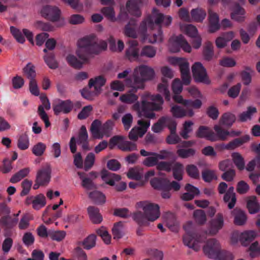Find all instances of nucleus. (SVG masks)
Listing matches in <instances>:
<instances>
[{"instance_id":"obj_36","label":"nucleus","mask_w":260,"mask_h":260,"mask_svg":"<svg viewBox=\"0 0 260 260\" xmlns=\"http://www.w3.org/2000/svg\"><path fill=\"white\" fill-rule=\"evenodd\" d=\"M192 18L198 22H202L206 16L205 10L201 8H196L191 11Z\"/></svg>"},{"instance_id":"obj_32","label":"nucleus","mask_w":260,"mask_h":260,"mask_svg":"<svg viewBox=\"0 0 260 260\" xmlns=\"http://www.w3.org/2000/svg\"><path fill=\"white\" fill-rule=\"evenodd\" d=\"M245 11L239 4L235 6L234 11L231 13V18L232 19L238 21L242 22L244 20V15Z\"/></svg>"},{"instance_id":"obj_43","label":"nucleus","mask_w":260,"mask_h":260,"mask_svg":"<svg viewBox=\"0 0 260 260\" xmlns=\"http://www.w3.org/2000/svg\"><path fill=\"white\" fill-rule=\"evenodd\" d=\"M112 234L114 239H119L123 236V223L119 221L114 223L112 228Z\"/></svg>"},{"instance_id":"obj_54","label":"nucleus","mask_w":260,"mask_h":260,"mask_svg":"<svg viewBox=\"0 0 260 260\" xmlns=\"http://www.w3.org/2000/svg\"><path fill=\"white\" fill-rule=\"evenodd\" d=\"M193 123L191 121H186L183 124V129L180 133V136L184 139H187L189 138L188 134L192 130V126Z\"/></svg>"},{"instance_id":"obj_35","label":"nucleus","mask_w":260,"mask_h":260,"mask_svg":"<svg viewBox=\"0 0 260 260\" xmlns=\"http://www.w3.org/2000/svg\"><path fill=\"white\" fill-rule=\"evenodd\" d=\"M173 177L178 181L183 179L182 175L184 171V166L180 162H176L172 167Z\"/></svg>"},{"instance_id":"obj_21","label":"nucleus","mask_w":260,"mask_h":260,"mask_svg":"<svg viewBox=\"0 0 260 260\" xmlns=\"http://www.w3.org/2000/svg\"><path fill=\"white\" fill-rule=\"evenodd\" d=\"M232 213L234 216V223L237 225H243L247 220V217L245 212L240 209L235 208L232 211Z\"/></svg>"},{"instance_id":"obj_63","label":"nucleus","mask_w":260,"mask_h":260,"mask_svg":"<svg viewBox=\"0 0 260 260\" xmlns=\"http://www.w3.org/2000/svg\"><path fill=\"white\" fill-rule=\"evenodd\" d=\"M10 31L17 42L21 44L25 42V38L19 29L14 26H11Z\"/></svg>"},{"instance_id":"obj_2","label":"nucleus","mask_w":260,"mask_h":260,"mask_svg":"<svg viewBox=\"0 0 260 260\" xmlns=\"http://www.w3.org/2000/svg\"><path fill=\"white\" fill-rule=\"evenodd\" d=\"M95 36L91 35L81 39L78 42V48L76 54L80 59L78 60L74 55L67 56L68 63L75 69H80L83 63L87 62L90 55L98 54L107 48L106 42L102 41L98 43L95 40Z\"/></svg>"},{"instance_id":"obj_28","label":"nucleus","mask_w":260,"mask_h":260,"mask_svg":"<svg viewBox=\"0 0 260 260\" xmlns=\"http://www.w3.org/2000/svg\"><path fill=\"white\" fill-rule=\"evenodd\" d=\"M96 236L94 234L89 235L83 241L79 242V244L83 246L86 250H90L96 245Z\"/></svg>"},{"instance_id":"obj_7","label":"nucleus","mask_w":260,"mask_h":260,"mask_svg":"<svg viewBox=\"0 0 260 260\" xmlns=\"http://www.w3.org/2000/svg\"><path fill=\"white\" fill-rule=\"evenodd\" d=\"M172 63L179 66L181 74L182 83L185 85L190 83V76L189 68V63L182 58L173 57L171 59Z\"/></svg>"},{"instance_id":"obj_38","label":"nucleus","mask_w":260,"mask_h":260,"mask_svg":"<svg viewBox=\"0 0 260 260\" xmlns=\"http://www.w3.org/2000/svg\"><path fill=\"white\" fill-rule=\"evenodd\" d=\"M213 45L210 42H207L203 48L204 58L207 61L211 60L214 55Z\"/></svg>"},{"instance_id":"obj_29","label":"nucleus","mask_w":260,"mask_h":260,"mask_svg":"<svg viewBox=\"0 0 260 260\" xmlns=\"http://www.w3.org/2000/svg\"><path fill=\"white\" fill-rule=\"evenodd\" d=\"M256 233L252 231H245L240 236V241L242 245L246 246L251 242L255 238Z\"/></svg>"},{"instance_id":"obj_3","label":"nucleus","mask_w":260,"mask_h":260,"mask_svg":"<svg viewBox=\"0 0 260 260\" xmlns=\"http://www.w3.org/2000/svg\"><path fill=\"white\" fill-rule=\"evenodd\" d=\"M155 73L153 69L146 65H141L134 70L133 77L127 78L125 80L126 86H132L133 84L137 85V88L144 89L145 82L152 80Z\"/></svg>"},{"instance_id":"obj_39","label":"nucleus","mask_w":260,"mask_h":260,"mask_svg":"<svg viewBox=\"0 0 260 260\" xmlns=\"http://www.w3.org/2000/svg\"><path fill=\"white\" fill-rule=\"evenodd\" d=\"M89 197L96 204H103L106 202V197L101 192L94 190L89 193Z\"/></svg>"},{"instance_id":"obj_37","label":"nucleus","mask_w":260,"mask_h":260,"mask_svg":"<svg viewBox=\"0 0 260 260\" xmlns=\"http://www.w3.org/2000/svg\"><path fill=\"white\" fill-rule=\"evenodd\" d=\"M126 7L128 12L132 15L137 17L140 16L141 12L137 3L135 0L127 1L126 4Z\"/></svg>"},{"instance_id":"obj_42","label":"nucleus","mask_w":260,"mask_h":260,"mask_svg":"<svg viewBox=\"0 0 260 260\" xmlns=\"http://www.w3.org/2000/svg\"><path fill=\"white\" fill-rule=\"evenodd\" d=\"M233 162L238 170L242 171L245 168V161L242 156L238 152L232 154Z\"/></svg>"},{"instance_id":"obj_17","label":"nucleus","mask_w":260,"mask_h":260,"mask_svg":"<svg viewBox=\"0 0 260 260\" xmlns=\"http://www.w3.org/2000/svg\"><path fill=\"white\" fill-rule=\"evenodd\" d=\"M196 136L199 138H205L212 141L214 140V132L207 126L201 125L196 133Z\"/></svg>"},{"instance_id":"obj_45","label":"nucleus","mask_w":260,"mask_h":260,"mask_svg":"<svg viewBox=\"0 0 260 260\" xmlns=\"http://www.w3.org/2000/svg\"><path fill=\"white\" fill-rule=\"evenodd\" d=\"M118 148L122 151L126 152H130L137 150L136 144L128 141H122V142L118 145Z\"/></svg>"},{"instance_id":"obj_56","label":"nucleus","mask_w":260,"mask_h":260,"mask_svg":"<svg viewBox=\"0 0 260 260\" xmlns=\"http://www.w3.org/2000/svg\"><path fill=\"white\" fill-rule=\"evenodd\" d=\"M66 233L64 231L50 230L49 237L54 241H60L66 237Z\"/></svg>"},{"instance_id":"obj_24","label":"nucleus","mask_w":260,"mask_h":260,"mask_svg":"<svg viewBox=\"0 0 260 260\" xmlns=\"http://www.w3.org/2000/svg\"><path fill=\"white\" fill-rule=\"evenodd\" d=\"M249 139L250 137L248 135H245L242 137L235 139L234 140L227 144L224 148L227 150L234 149L248 142Z\"/></svg>"},{"instance_id":"obj_14","label":"nucleus","mask_w":260,"mask_h":260,"mask_svg":"<svg viewBox=\"0 0 260 260\" xmlns=\"http://www.w3.org/2000/svg\"><path fill=\"white\" fill-rule=\"evenodd\" d=\"M209 29L208 31L211 33H213L219 29L220 24L219 21V16L218 14L211 10H209Z\"/></svg>"},{"instance_id":"obj_60","label":"nucleus","mask_w":260,"mask_h":260,"mask_svg":"<svg viewBox=\"0 0 260 260\" xmlns=\"http://www.w3.org/2000/svg\"><path fill=\"white\" fill-rule=\"evenodd\" d=\"M202 178L206 182H210L214 179H216L217 177L215 172L213 170L206 169L202 171Z\"/></svg>"},{"instance_id":"obj_50","label":"nucleus","mask_w":260,"mask_h":260,"mask_svg":"<svg viewBox=\"0 0 260 260\" xmlns=\"http://www.w3.org/2000/svg\"><path fill=\"white\" fill-rule=\"evenodd\" d=\"M154 23L151 17H148L145 20L143 21L140 26L139 30L142 34H145L147 31V27L152 29Z\"/></svg>"},{"instance_id":"obj_48","label":"nucleus","mask_w":260,"mask_h":260,"mask_svg":"<svg viewBox=\"0 0 260 260\" xmlns=\"http://www.w3.org/2000/svg\"><path fill=\"white\" fill-rule=\"evenodd\" d=\"M44 59L49 68L56 69L58 67V62L55 60L54 54L53 53H50L44 55Z\"/></svg>"},{"instance_id":"obj_49","label":"nucleus","mask_w":260,"mask_h":260,"mask_svg":"<svg viewBox=\"0 0 260 260\" xmlns=\"http://www.w3.org/2000/svg\"><path fill=\"white\" fill-rule=\"evenodd\" d=\"M29 171V169L27 168L20 170L11 177L10 180V182L13 183L19 182L22 179L26 177L28 174Z\"/></svg>"},{"instance_id":"obj_47","label":"nucleus","mask_w":260,"mask_h":260,"mask_svg":"<svg viewBox=\"0 0 260 260\" xmlns=\"http://www.w3.org/2000/svg\"><path fill=\"white\" fill-rule=\"evenodd\" d=\"M161 181L163 183L162 187L165 189H169L170 190L173 189L175 191H178L180 188V184L175 181L170 182L167 178H159Z\"/></svg>"},{"instance_id":"obj_18","label":"nucleus","mask_w":260,"mask_h":260,"mask_svg":"<svg viewBox=\"0 0 260 260\" xmlns=\"http://www.w3.org/2000/svg\"><path fill=\"white\" fill-rule=\"evenodd\" d=\"M150 184L152 187L155 189L162 191L161 195L162 198L169 199L171 197L170 190L163 188V183L161 181L159 178H153L150 180Z\"/></svg>"},{"instance_id":"obj_10","label":"nucleus","mask_w":260,"mask_h":260,"mask_svg":"<svg viewBox=\"0 0 260 260\" xmlns=\"http://www.w3.org/2000/svg\"><path fill=\"white\" fill-rule=\"evenodd\" d=\"M143 211L150 221H154L160 216L159 207L157 204L148 203L144 206Z\"/></svg>"},{"instance_id":"obj_62","label":"nucleus","mask_w":260,"mask_h":260,"mask_svg":"<svg viewBox=\"0 0 260 260\" xmlns=\"http://www.w3.org/2000/svg\"><path fill=\"white\" fill-rule=\"evenodd\" d=\"M38 114L40 117L41 119L44 122L45 127H49L51 124L49 120V117L47 114L44 110V108L42 106H39L38 107Z\"/></svg>"},{"instance_id":"obj_16","label":"nucleus","mask_w":260,"mask_h":260,"mask_svg":"<svg viewBox=\"0 0 260 260\" xmlns=\"http://www.w3.org/2000/svg\"><path fill=\"white\" fill-rule=\"evenodd\" d=\"M129 43V47L126 50L125 57L131 61L136 60L139 56V50L137 48L138 43L135 40H132Z\"/></svg>"},{"instance_id":"obj_23","label":"nucleus","mask_w":260,"mask_h":260,"mask_svg":"<svg viewBox=\"0 0 260 260\" xmlns=\"http://www.w3.org/2000/svg\"><path fill=\"white\" fill-rule=\"evenodd\" d=\"M133 220L140 226H147L149 224V220L144 212L137 211L132 215Z\"/></svg>"},{"instance_id":"obj_25","label":"nucleus","mask_w":260,"mask_h":260,"mask_svg":"<svg viewBox=\"0 0 260 260\" xmlns=\"http://www.w3.org/2000/svg\"><path fill=\"white\" fill-rule=\"evenodd\" d=\"M235 115L230 112H226L222 114L219 119V124L228 127H231L236 121Z\"/></svg>"},{"instance_id":"obj_8","label":"nucleus","mask_w":260,"mask_h":260,"mask_svg":"<svg viewBox=\"0 0 260 260\" xmlns=\"http://www.w3.org/2000/svg\"><path fill=\"white\" fill-rule=\"evenodd\" d=\"M192 72L196 82L206 84L210 83L206 70L201 62H197L193 64L192 67Z\"/></svg>"},{"instance_id":"obj_27","label":"nucleus","mask_w":260,"mask_h":260,"mask_svg":"<svg viewBox=\"0 0 260 260\" xmlns=\"http://www.w3.org/2000/svg\"><path fill=\"white\" fill-rule=\"evenodd\" d=\"M136 28L137 21L135 19H131L128 24L125 26L124 34L127 37L136 38L137 37Z\"/></svg>"},{"instance_id":"obj_59","label":"nucleus","mask_w":260,"mask_h":260,"mask_svg":"<svg viewBox=\"0 0 260 260\" xmlns=\"http://www.w3.org/2000/svg\"><path fill=\"white\" fill-rule=\"evenodd\" d=\"M156 52V49L153 47L145 46L142 48L140 56L152 58L155 55Z\"/></svg>"},{"instance_id":"obj_15","label":"nucleus","mask_w":260,"mask_h":260,"mask_svg":"<svg viewBox=\"0 0 260 260\" xmlns=\"http://www.w3.org/2000/svg\"><path fill=\"white\" fill-rule=\"evenodd\" d=\"M88 137V133L85 126L82 125L78 134L77 143L82 145L83 150L87 151L90 149Z\"/></svg>"},{"instance_id":"obj_46","label":"nucleus","mask_w":260,"mask_h":260,"mask_svg":"<svg viewBox=\"0 0 260 260\" xmlns=\"http://www.w3.org/2000/svg\"><path fill=\"white\" fill-rule=\"evenodd\" d=\"M247 207L250 214L257 213L259 210V206L256 197L251 198L247 203Z\"/></svg>"},{"instance_id":"obj_58","label":"nucleus","mask_w":260,"mask_h":260,"mask_svg":"<svg viewBox=\"0 0 260 260\" xmlns=\"http://www.w3.org/2000/svg\"><path fill=\"white\" fill-rule=\"evenodd\" d=\"M170 112L173 117L176 118H182L185 116V110L180 106L174 105L171 108Z\"/></svg>"},{"instance_id":"obj_20","label":"nucleus","mask_w":260,"mask_h":260,"mask_svg":"<svg viewBox=\"0 0 260 260\" xmlns=\"http://www.w3.org/2000/svg\"><path fill=\"white\" fill-rule=\"evenodd\" d=\"M87 211L90 219L93 223L98 224L102 222L103 218L98 208L90 206L88 207Z\"/></svg>"},{"instance_id":"obj_33","label":"nucleus","mask_w":260,"mask_h":260,"mask_svg":"<svg viewBox=\"0 0 260 260\" xmlns=\"http://www.w3.org/2000/svg\"><path fill=\"white\" fill-rule=\"evenodd\" d=\"M162 83L159 84L157 86V90L159 92L163 94L167 101H170L171 99L170 93L168 89V79L162 78Z\"/></svg>"},{"instance_id":"obj_34","label":"nucleus","mask_w":260,"mask_h":260,"mask_svg":"<svg viewBox=\"0 0 260 260\" xmlns=\"http://www.w3.org/2000/svg\"><path fill=\"white\" fill-rule=\"evenodd\" d=\"M46 204L45 197L43 194H39L34 197L32 201V208L37 210H39Z\"/></svg>"},{"instance_id":"obj_64","label":"nucleus","mask_w":260,"mask_h":260,"mask_svg":"<svg viewBox=\"0 0 260 260\" xmlns=\"http://www.w3.org/2000/svg\"><path fill=\"white\" fill-rule=\"evenodd\" d=\"M114 215L123 218H127L131 216V212L126 208H116L114 211Z\"/></svg>"},{"instance_id":"obj_31","label":"nucleus","mask_w":260,"mask_h":260,"mask_svg":"<svg viewBox=\"0 0 260 260\" xmlns=\"http://www.w3.org/2000/svg\"><path fill=\"white\" fill-rule=\"evenodd\" d=\"M182 35L178 36L171 37L169 40L170 49L173 52L180 51L181 47Z\"/></svg>"},{"instance_id":"obj_61","label":"nucleus","mask_w":260,"mask_h":260,"mask_svg":"<svg viewBox=\"0 0 260 260\" xmlns=\"http://www.w3.org/2000/svg\"><path fill=\"white\" fill-rule=\"evenodd\" d=\"M193 217L197 223L200 224H204L206 221V216L202 210H196L194 211Z\"/></svg>"},{"instance_id":"obj_26","label":"nucleus","mask_w":260,"mask_h":260,"mask_svg":"<svg viewBox=\"0 0 260 260\" xmlns=\"http://www.w3.org/2000/svg\"><path fill=\"white\" fill-rule=\"evenodd\" d=\"M256 112L257 110L255 107L249 106L247 108V110L246 111L243 112L239 115L238 121L244 122H246L248 120H250L253 114Z\"/></svg>"},{"instance_id":"obj_52","label":"nucleus","mask_w":260,"mask_h":260,"mask_svg":"<svg viewBox=\"0 0 260 260\" xmlns=\"http://www.w3.org/2000/svg\"><path fill=\"white\" fill-rule=\"evenodd\" d=\"M29 145V138L27 135L22 134L20 136L17 142V146L20 149L24 150L27 149Z\"/></svg>"},{"instance_id":"obj_53","label":"nucleus","mask_w":260,"mask_h":260,"mask_svg":"<svg viewBox=\"0 0 260 260\" xmlns=\"http://www.w3.org/2000/svg\"><path fill=\"white\" fill-rule=\"evenodd\" d=\"M172 21V18L171 16H165L164 14L159 13L154 20V23L159 25L162 22H164V24L168 26L171 24Z\"/></svg>"},{"instance_id":"obj_44","label":"nucleus","mask_w":260,"mask_h":260,"mask_svg":"<svg viewBox=\"0 0 260 260\" xmlns=\"http://www.w3.org/2000/svg\"><path fill=\"white\" fill-rule=\"evenodd\" d=\"M23 73L29 80L35 79L36 76L35 67L31 62L28 63L23 69Z\"/></svg>"},{"instance_id":"obj_4","label":"nucleus","mask_w":260,"mask_h":260,"mask_svg":"<svg viewBox=\"0 0 260 260\" xmlns=\"http://www.w3.org/2000/svg\"><path fill=\"white\" fill-rule=\"evenodd\" d=\"M205 254L209 258H215V260H233V254L230 251L220 250L218 241L215 239L208 240L203 247Z\"/></svg>"},{"instance_id":"obj_1","label":"nucleus","mask_w":260,"mask_h":260,"mask_svg":"<svg viewBox=\"0 0 260 260\" xmlns=\"http://www.w3.org/2000/svg\"><path fill=\"white\" fill-rule=\"evenodd\" d=\"M126 86L131 89L126 93L120 96V101L128 104L134 103L133 109L138 111L139 115L148 118H154L155 114L154 111H159L162 108L164 100L161 95L159 94H150L148 93L144 94L142 96L141 105L138 101V96L135 93L141 89L137 88L135 84Z\"/></svg>"},{"instance_id":"obj_51","label":"nucleus","mask_w":260,"mask_h":260,"mask_svg":"<svg viewBox=\"0 0 260 260\" xmlns=\"http://www.w3.org/2000/svg\"><path fill=\"white\" fill-rule=\"evenodd\" d=\"M177 154L182 158H187L193 156L196 154V150L193 148L179 149L177 150Z\"/></svg>"},{"instance_id":"obj_40","label":"nucleus","mask_w":260,"mask_h":260,"mask_svg":"<svg viewBox=\"0 0 260 260\" xmlns=\"http://www.w3.org/2000/svg\"><path fill=\"white\" fill-rule=\"evenodd\" d=\"M17 222V218H12L9 216H4L0 219L1 224L7 229L13 228Z\"/></svg>"},{"instance_id":"obj_22","label":"nucleus","mask_w":260,"mask_h":260,"mask_svg":"<svg viewBox=\"0 0 260 260\" xmlns=\"http://www.w3.org/2000/svg\"><path fill=\"white\" fill-rule=\"evenodd\" d=\"M214 129L216 132L214 133V140L212 142H215L218 140L225 141L227 139L228 137L230 135V132L223 128L220 125H215Z\"/></svg>"},{"instance_id":"obj_57","label":"nucleus","mask_w":260,"mask_h":260,"mask_svg":"<svg viewBox=\"0 0 260 260\" xmlns=\"http://www.w3.org/2000/svg\"><path fill=\"white\" fill-rule=\"evenodd\" d=\"M46 148V145L44 143L39 142L32 148V152L37 156H41L44 154Z\"/></svg>"},{"instance_id":"obj_9","label":"nucleus","mask_w":260,"mask_h":260,"mask_svg":"<svg viewBox=\"0 0 260 260\" xmlns=\"http://www.w3.org/2000/svg\"><path fill=\"white\" fill-rule=\"evenodd\" d=\"M60 10L56 6L46 5L41 9L42 17L52 22L58 21L60 18Z\"/></svg>"},{"instance_id":"obj_41","label":"nucleus","mask_w":260,"mask_h":260,"mask_svg":"<svg viewBox=\"0 0 260 260\" xmlns=\"http://www.w3.org/2000/svg\"><path fill=\"white\" fill-rule=\"evenodd\" d=\"M101 125V121L98 119H95L92 122L90 126V132L93 138L100 139L102 137L100 131Z\"/></svg>"},{"instance_id":"obj_13","label":"nucleus","mask_w":260,"mask_h":260,"mask_svg":"<svg viewBox=\"0 0 260 260\" xmlns=\"http://www.w3.org/2000/svg\"><path fill=\"white\" fill-rule=\"evenodd\" d=\"M73 103L70 100L60 101L59 102L53 107L54 114L58 115L60 112L69 113L73 108Z\"/></svg>"},{"instance_id":"obj_19","label":"nucleus","mask_w":260,"mask_h":260,"mask_svg":"<svg viewBox=\"0 0 260 260\" xmlns=\"http://www.w3.org/2000/svg\"><path fill=\"white\" fill-rule=\"evenodd\" d=\"M106 80L103 76H99L94 79L91 78L88 82V86L89 88L94 87V94H98L101 91V88L106 83Z\"/></svg>"},{"instance_id":"obj_55","label":"nucleus","mask_w":260,"mask_h":260,"mask_svg":"<svg viewBox=\"0 0 260 260\" xmlns=\"http://www.w3.org/2000/svg\"><path fill=\"white\" fill-rule=\"evenodd\" d=\"M188 175L192 178L198 179L200 177L199 171L194 165H188L186 167Z\"/></svg>"},{"instance_id":"obj_30","label":"nucleus","mask_w":260,"mask_h":260,"mask_svg":"<svg viewBox=\"0 0 260 260\" xmlns=\"http://www.w3.org/2000/svg\"><path fill=\"white\" fill-rule=\"evenodd\" d=\"M166 224L170 230L177 232L179 228V223L174 214L169 213L166 215Z\"/></svg>"},{"instance_id":"obj_11","label":"nucleus","mask_w":260,"mask_h":260,"mask_svg":"<svg viewBox=\"0 0 260 260\" xmlns=\"http://www.w3.org/2000/svg\"><path fill=\"white\" fill-rule=\"evenodd\" d=\"M51 170L50 166L42 168L38 171L36 179L37 182L42 186L47 185L50 181Z\"/></svg>"},{"instance_id":"obj_6","label":"nucleus","mask_w":260,"mask_h":260,"mask_svg":"<svg viewBox=\"0 0 260 260\" xmlns=\"http://www.w3.org/2000/svg\"><path fill=\"white\" fill-rule=\"evenodd\" d=\"M101 178L107 184L110 186L115 185V189L118 191H122L126 188V184L124 182L115 184V181L121 180V178L119 175L110 172L106 170H103L101 171Z\"/></svg>"},{"instance_id":"obj_12","label":"nucleus","mask_w":260,"mask_h":260,"mask_svg":"<svg viewBox=\"0 0 260 260\" xmlns=\"http://www.w3.org/2000/svg\"><path fill=\"white\" fill-rule=\"evenodd\" d=\"M223 225V215L222 213H218L216 214V217L210 221V234L213 235L216 234L222 228Z\"/></svg>"},{"instance_id":"obj_5","label":"nucleus","mask_w":260,"mask_h":260,"mask_svg":"<svg viewBox=\"0 0 260 260\" xmlns=\"http://www.w3.org/2000/svg\"><path fill=\"white\" fill-rule=\"evenodd\" d=\"M183 229L186 232L183 237L184 244L196 251L199 250L201 248L200 244L204 242L205 238L201 235H198L192 229V224L190 222L184 225Z\"/></svg>"}]
</instances>
